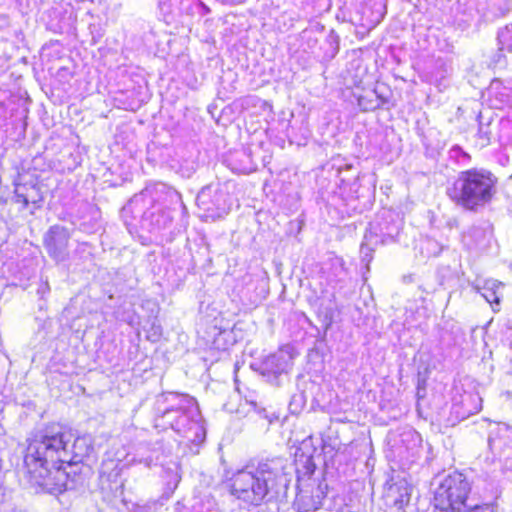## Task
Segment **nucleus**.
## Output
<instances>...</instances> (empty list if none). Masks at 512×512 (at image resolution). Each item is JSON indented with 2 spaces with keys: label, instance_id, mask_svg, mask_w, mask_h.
<instances>
[{
  "label": "nucleus",
  "instance_id": "4468645a",
  "mask_svg": "<svg viewBox=\"0 0 512 512\" xmlns=\"http://www.w3.org/2000/svg\"><path fill=\"white\" fill-rule=\"evenodd\" d=\"M85 442L84 438H77L74 440L71 446V452L75 454L76 457H81L87 453L88 448L85 450L82 449V445H84Z\"/></svg>",
  "mask_w": 512,
  "mask_h": 512
},
{
  "label": "nucleus",
  "instance_id": "1a4fd4ad",
  "mask_svg": "<svg viewBox=\"0 0 512 512\" xmlns=\"http://www.w3.org/2000/svg\"><path fill=\"white\" fill-rule=\"evenodd\" d=\"M512 442V430L506 425H498L496 431H491L488 443L491 450L503 453Z\"/></svg>",
  "mask_w": 512,
  "mask_h": 512
},
{
  "label": "nucleus",
  "instance_id": "7ed1b4c3",
  "mask_svg": "<svg viewBox=\"0 0 512 512\" xmlns=\"http://www.w3.org/2000/svg\"><path fill=\"white\" fill-rule=\"evenodd\" d=\"M470 490L471 486L466 477L460 472H453L437 487L434 506L444 512H461Z\"/></svg>",
  "mask_w": 512,
  "mask_h": 512
},
{
  "label": "nucleus",
  "instance_id": "6ab92c4d",
  "mask_svg": "<svg viewBox=\"0 0 512 512\" xmlns=\"http://www.w3.org/2000/svg\"><path fill=\"white\" fill-rule=\"evenodd\" d=\"M14 285H19V286H22L24 289L28 288L29 287V283H15Z\"/></svg>",
  "mask_w": 512,
  "mask_h": 512
},
{
  "label": "nucleus",
  "instance_id": "39448f33",
  "mask_svg": "<svg viewBox=\"0 0 512 512\" xmlns=\"http://www.w3.org/2000/svg\"><path fill=\"white\" fill-rule=\"evenodd\" d=\"M45 246L57 261L64 260L68 244L67 231L59 226L52 227L45 236Z\"/></svg>",
  "mask_w": 512,
  "mask_h": 512
},
{
  "label": "nucleus",
  "instance_id": "f3484780",
  "mask_svg": "<svg viewBox=\"0 0 512 512\" xmlns=\"http://www.w3.org/2000/svg\"><path fill=\"white\" fill-rule=\"evenodd\" d=\"M24 465H25V467H26V471H25V473H26V475H27L28 480H30V478H31V472H30V470H29V468H28V455H26V456L24 457Z\"/></svg>",
  "mask_w": 512,
  "mask_h": 512
},
{
  "label": "nucleus",
  "instance_id": "9b49d317",
  "mask_svg": "<svg viewBox=\"0 0 512 512\" xmlns=\"http://www.w3.org/2000/svg\"><path fill=\"white\" fill-rule=\"evenodd\" d=\"M481 399L477 394L466 393L462 396V417H466L477 413L481 407L479 405Z\"/></svg>",
  "mask_w": 512,
  "mask_h": 512
},
{
  "label": "nucleus",
  "instance_id": "dca6fc26",
  "mask_svg": "<svg viewBox=\"0 0 512 512\" xmlns=\"http://www.w3.org/2000/svg\"><path fill=\"white\" fill-rule=\"evenodd\" d=\"M467 512H496L495 508L490 505L474 506L467 510Z\"/></svg>",
  "mask_w": 512,
  "mask_h": 512
},
{
  "label": "nucleus",
  "instance_id": "f8f14e48",
  "mask_svg": "<svg viewBox=\"0 0 512 512\" xmlns=\"http://www.w3.org/2000/svg\"><path fill=\"white\" fill-rule=\"evenodd\" d=\"M171 427L179 433L186 434L189 430L198 429L199 424L197 421H189L186 413L181 412L176 421L171 424Z\"/></svg>",
  "mask_w": 512,
  "mask_h": 512
},
{
  "label": "nucleus",
  "instance_id": "20e7f679",
  "mask_svg": "<svg viewBox=\"0 0 512 512\" xmlns=\"http://www.w3.org/2000/svg\"><path fill=\"white\" fill-rule=\"evenodd\" d=\"M462 192H491L496 188L498 178L489 170L471 168L459 174Z\"/></svg>",
  "mask_w": 512,
  "mask_h": 512
},
{
  "label": "nucleus",
  "instance_id": "ddd939ff",
  "mask_svg": "<svg viewBox=\"0 0 512 512\" xmlns=\"http://www.w3.org/2000/svg\"><path fill=\"white\" fill-rule=\"evenodd\" d=\"M169 396L173 399H178L181 402V404L177 407V410L182 411L183 409H189L191 413L197 410L196 403L193 398L188 396H180L175 393H170Z\"/></svg>",
  "mask_w": 512,
  "mask_h": 512
},
{
  "label": "nucleus",
  "instance_id": "f257e3e1",
  "mask_svg": "<svg viewBox=\"0 0 512 512\" xmlns=\"http://www.w3.org/2000/svg\"><path fill=\"white\" fill-rule=\"evenodd\" d=\"M73 434L59 424H51L34 438V490L50 494L65 491L67 473L60 467L48 468V458L64 462Z\"/></svg>",
  "mask_w": 512,
  "mask_h": 512
},
{
  "label": "nucleus",
  "instance_id": "a211bd4d",
  "mask_svg": "<svg viewBox=\"0 0 512 512\" xmlns=\"http://www.w3.org/2000/svg\"><path fill=\"white\" fill-rule=\"evenodd\" d=\"M307 464H308V466H307L308 472L312 473L314 471V464H312L310 457L307 458Z\"/></svg>",
  "mask_w": 512,
  "mask_h": 512
},
{
  "label": "nucleus",
  "instance_id": "2eb2a0df",
  "mask_svg": "<svg viewBox=\"0 0 512 512\" xmlns=\"http://www.w3.org/2000/svg\"><path fill=\"white\" fill-rule=\"evenodd\" d=\"M360 253L362 260L368 264L372 259V249L366 243H363L361 245Z\"/></svg>",
  "mask_w": 512,
  "mask_h": 512
},
{
  "label": "nucleus",
  "instance_id": "6e6552de",
  "mask_svg": "<svg viewBox=\"0 0 512 512\" xmlns=\"http://www.w3.org/2000/svg\"><path fill=\"white\" fill-rule=\"evenodd\" d=\"M451 200L464 210H477L490 200L491 194H449Z\"/></svg>",
  "mask_w": 512,
  "mask_h": 512
},
{
  "label": "nucleus",
  "instance_id": "f03ea898",
  "mask_svg": "<svg viewBox=\"0 0 512 512\" xmlns=\"http://www.w3.org/2000/svg\"><path fill=\"white\" fill-rule=\"evenodd\" d=\"M284 481L283 460L268 459L247 465L234 474L232 494L248 504L259 505L266 497L277 495Z\"/></svg>",
  "mask_w": 512,
  "mask_h": 512
},
{
  "label": "nucleus",
  "instance_id": "0eeeda50",
  "mask_svg": "<svg viewBox=\"0 0 512 512\" xmlns=\"http://www.w3.org/2000/svg\"><path fill=\"white\" fill-rule=\"evenodd\" d=\"M294 505L300 512H308L318 509L321 505V493L319 488H316V494H314L313 489H309L308 487L305 489H299Z\"/></svg>",
  "mask_w": 512,
  "mask_h": 512
},
{
  "label": "nucleus",
  "instance_id": "aec40b11",
  "mask_svg": "<svg viewBox=\"0 0 512 512\" xmlns=\"http://www.w3.org/2000/svg\"><path fill=\"white\" fill-rule=\"evenodd\" d=\"M207 194H197L196 202H198L201 198V196H206Z\"/></svg>",
  "mask_w": 512,
  "mask_h": 512
},
{
  "label": "nucleus",
  "instance_id": "423d86ee",
  "mask_svg": "<svg viewBox=\"0 0 512 512\" xmlns=\"http://www.w3.org/2000/svg\"><path fill=\"white\" fill-rule=\"evenodd\" d=\"M294 350L290 346H285L271 355L267 361V367L275 374L288 372L293 365Z\"/></svg>",
  "mask_w": 512,
  "mask_h": 512
},
{
  "label": "nucleus",
  "instance_id": "9d476101",
  "mask_svg": "<svg viewBox=\"0 0 512 512\" xmlns=\"http://www.w3.org/2000/svg\"><path fill=\"white\" fill-rule=\"evenodd\" d=\"M503 288V283L496 280L486 281L482 288V296L492 305L493 311L495 312L499 310V306L503 297Z\"/></svg>",
  "mask_w": 512,
  "mask_h": 512
},
{
  "label": "nucleus",
  "instance_id": "412c9836",
  "mask_svg": "<svg viewBox=\"0 0 512 512\" xmlns=\"http://www.w3.org/2000/svg\"><path fill=\"white\" fill-rule=\"evenodd\" d=\"M172 410H173V409H171V411H172ZM168 413H170V410H166L165 414H168Z\"/></svg>",
  "mask_w": 512,
  "mask_h": 512
}]
</instances>
